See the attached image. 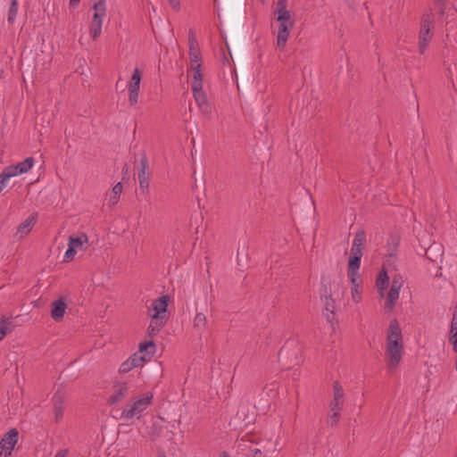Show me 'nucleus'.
I'll return each mask as SVG.
<instances>
[{
  "instance_id": "1",
  "label": "nucleus",
  "mask_w": 457,
  "mask_h": 457,
  "mask_svg": "<svg viewBox=\"0 0 457 457\" xmlns=\"http://www.w3.org/2000/svg\"><path fill=\"white\" fill-rule=\"evenodd\" d=\"M403 350L402 330L397 320L394 319L389 323L386 336V355L387 356V367L389 370H393L397 368L402 360Z\"/></svg>"
},
{
  "instance_id": "2",
  "label": "nucleus",
  "mask_w": 457,
  "mask_h": 457,
  "mask_svg": "<svg viewBox=\"0 0 457 457\" xmlns=\"http://www.w3.org/2000/svg\"><path fill=\"white\" fill-rule=\"evenodd\" d=\"M287 0H278L276 3L275 13L278 14L277 21L279 22L277 46L280 50L286 47L290 29L295 24V21L291 17V12L287 9Z\"/></svg>"
},
{
  "instance_id": "3",
  "label": "nucleus",
  "mask_w": 457,
  "mask_h": 457,
  "mask_svg": "<svg viewBox=\"0 0 457 457\" xmlns=\"http://www.w3.org/2000/svg\"><path fill=\"white\" fill-rule=\"evenodd\" d=\"M155 353V344L153 340L140 343L138 352L133 353L128 360L120 366V373H128L132 369L143 366L149 361Z\"/></svg>"
},
{
  "instance_id": "4",
  "label": "nucleus",
  "mask_w": 457,
  "mask_h": 457,
  "mask_svg": "<svg viewBox=\"0 0 457 457\" xmlns=\"http://www.w3.org/2000/svg\"><path fill=\"white\" fill-rule=\"evenodd\" d=\"M302 346L295 339L287 340L278 354V360L285 370H289L300 362Z\"/></svg>"
},
{
  "instance_id": "5",
  "label": "nucleus",
  "mask_w": 457,
  "mask_h": 457,
  "mask_svg": "<svg viewBox=\"0 0 457 457\" xmlns=\"http://www.w3.org/2000/svg\"><path fill=\"white\" fill-rule=\"evenodd\" d=\"M435 16L431 11L425 12L420 18L418 47L419 53L424 54L433 37Z\"/></svg>"
},
{
  "instance_id": "6",
  "label": "nucleus",
  "mask_w": 457,
  "mask_h": 457,
  "mask_svg": "<svg viewBox=\"0 0 457 457\" xmlns=\"http://www.w3.org/2000/svg\"><path fill=\"white\" fill-rule=\"evenodd\" d=\"M153 400V394L147 393L139 395V397L127 403L121 411V418L131 420L133 418L139 419L141 413L147 409Z\"/></svg>"
},
{
  "instance_id": "7",
  "label": "nucleus",
  "mask_w": 457,
  "mask_h": 457,
  "mask_svg": "<svg viewBox=\"0 0 457 457\" xmlns=\"http://www.w3.org/2000/svg\"><path fill=\"white\" fill-rule=\"evenodd\" d=\"M170 302V296L168 295H163L159 298L155 299L152 303V307L148 311V315L150 318L154 319H167L168 315V304Z\"/></svg>"
},
{
  "instance_id": "8",
  "label": "nucleus",
  "mask_w": 457,
  "mask_h": 457,
  "mask_svg": "<svg viewBox=\"0 0 457 457\" xmlns=\"http://www.w3.org/2000/svg\"><path fill=\"white\" fill-rule=\"evenodd\" d=\"M150 172L148 170V159L145 152L141 154L140 168L137 172L139 189L144 195L149 194Z\"/></svg>"
},
{
  "instance_id": "9",
  "label": "nucleus",
  "mask_w": 457,
  "mask_h": 457,
  "mask_svg": "<svg viewBox=\"0 0 457 457\" xmlns=\"http://www.w3.org/2000/svg\"><path fill=\"white\" fill-rule=\"evenodd\" d=\"M88 237L85 233L69 237L68 249L64 253V262L73 260L78 249H83L84 244L87 243Z\"/></svg>"
},
{
  "instance_id": "10",
  "label": "nucleus",
  "mask_w": 457,
  "mask_h": 457,
  "mask_svg": "<svg viewBox=\"0 0 457 457\" xmlns=\"http://www.w3.org/2000/svg\"><path fill=\"white\" fill-rule=\"evenodd\" d=\"M18 438L19 432L16 428H11L7 433H5L0 441V456L4 453V457H9L18 442Z\"/></svg>"
},
{
  "instance_id": "11",
  "label": "nucleus",
  "mask_w": 457,
  "mask_h": 457,
  "mask_svg": "<svg viewBox=\"0 0 457 457\" xmlns=\"http://www.w3.org/2000/svg\"><path fill=\"white\" fill-rule=\"evenodd\" d=\"M141 79V71L138 68H135L129 83V102L130 105H135L137 103Z\"/></svg>"
},
{
  "instance_id": "12",
  "label": "nucleus",
  "mask_w": 457,
  "mask_h": 457,
  "mask_svg": "<svg viewBox=\"0 0 457 457\" xmlns=\"http://www.w3.org/2000/svg\"><path fill=\"white\" fill-rule=\"evenodd\" d=\"M188 46H189V58L191 62V69L194 66L199 64L201 66L202 56L198 42L196 40L195 32L193 29H189L188 32Z\"/></svg>"
},
{
  "instance_id": "13",
  "label": "nucleus",
  "mask_w": 457,
  "mask_h": 457,
  "mask_svg": "<svg viewBox=\"0 0 457 457\" xmlns=\"http://www.w3.org/2000/svg\"><path fill=\"white\" fill-rule=\"evenodd\" d=\"M113 394L109 397L107 403L110 405L122 402L129 394V386L126 382H116L113 386Z\"/></svg>"
},
{
  "instance_id": "14",
  "label": "nucleus",
  "mask_w": 457,
  "mask_h": 457,
  "mask_svg": "<svg viewBox=\"0 0 457 457\" xmlns=\"http://www.w3.org/2000/svg\"><path fill=\"white\" fill-rule=\"evenodd\" d=\"M35 160L33 157H28L16 165H9L4 168L8 175L12 178L20 174L27 173L33 167Z\"/></svg>"
},
{
  "instance_id": "15",
  "label": "nucleus",
  "mask_w": 457,
  "mask_h": 457,
  "mask_svg": "<svg viewBox=\"0 0 457 457\" xmlns=\"http://www.w3.org/2000/svg\"><path fill=\"white\" fill-rule=\"evenodd\" d=\"M65 392L62 389L56 390L52 398L53 409L54 412L55 421L58 423L63 417Z\"/></svg>"
},
{
  "instance_id": "16",
  "label": "nucleus",
  "mask_w": 457,
  "mask_h": 457,
  "mask_svg": "<svg viewBox=\"0 0 457 457\" xmlns=\"http://www.w3.org/2000/svg\"><path fill=\"white\" fill-rule=\"evenodd\" d=\"M67 309V303L63 298H59L54 301L51 304V317L52 319L59 322L63 319L65 311Z\"/></svg>"
},
{
  "instance_id": "17",
  "label": "nucleus",
  "mask_w": 457,
  "mask_h": 457,
  "mask_svg": "<svg viewBox=\"0 0 457 457\" xmlns=\"http://www.w3.org/2000/svg\"><path fill=\"white\" fill-rule=\"evenodd\" d=\"M366 242V236L363 230L358 231L353 238V245L351 248V255L362 256L364 245Z\"/></svg>"
},
{
  "instance_id": "18",
  "label": "nucleus",
  "mask_w": 457,
  "mask_h": 457,
  "mask_svg": "<svg viewBox=\"0 0 457 457\" xmlns=\"http://www.w3.org/2000/svg\"><path fill=\"white\" fill-rule=\"evenodd\" d=\"M193 96L201 112L204 115H211L212 105L208 102L206 94L204 92H200L194 94Z\"/></svg>"
},
{
  "instance_id": "19",
  "label": "nucleus",
  "mask_w": 457,
  "mask_h": 457,
  "mask_svg": "<svg viewBox=\"0 0 457 457\" xmlns=\"http://www.w3.org/2000/svg\"><path fill=\"white\" fill-rule=\"evenodd\" d=\"M192 71H194L193 81H192V92L193 95L200 92H204L203 90V74L200 70V65L197 64L193 67Z\"/></svg>"
},
{
  "instance_id": "20",
  "label": "nucleus",
  "mask_w": 457,
  "mask_h": 457,
  "mask_svg": "<svg viewBox=\"0 0 457 457\" xmlns=\"http://www.w3.org/2000/svg\"><path fill=\"white\" fill-rule=\"evenodd\" d=\"M400 288L395 287V286H391L389 292L386 296V301L385 303V309L387 312H392L397 299L399 298Z\"/></svg>"
},
{
  "instance_id": "21",
  "label": "nucleus",
  "mask_w": 457,
  "mask_h": 457,
  "mask_svg": "<svg viewBox=\"0 0 457 457\" xmlns=\"http://www.w3.org/2000/svg\"><path fill=\"white\" fill-rule=\"evenodd\" d=\"M389 285V276L387 272L383 269L379 271L377 280L376 286L378 287L380 297H384V291L388 287Z\"/></svg>"
},
{
  "instance_id": "22",
  "label": "nucleus",
  "mask_w": 457,
  "mask_h": 457,
  "mask_svg": "<svg viewBox=\"0 0 457 457\" xmlns=\"http://www.w3.org/2000/svg\"><path fill=\"white\" fill-rule=\"evenodd\" d=\"M167 321V319L163 318L158 320L151 318L150 324L147 328L148 337H154V336H156L160 332L161 328L165 326Z\"/></svg>"
},
{
  "instance_id": "23",
  "label": "nucleus",
  "mask_w": 457,
  "mask_h": 457,
  "mask_svg": "<svg viewBox=\"0 0 457 457\" xmlns=\"http://www.w3.org/2000/svg\"><path fill=\"white\" fill-rule=\"evenodd\" d=\"M95 13L93 15V21H99L103 24V19L106 15V4L104 0H99L97 3H96L93 6Z\"/></svg>"
},
{
  "instance_id": "24",
  "label": "nucleus",
  "mask_w": 457,
  "mask_h": 457,
  "mask_svg": "<svg viewBox=\"0 0 457 457\" xmlns=\"http://www.w3.org/2000/svg\"><path fill=\"white\" fill-rule=\"evenodd\" d=\"M324 300V309L323 313L326 316L328 322H332L335 319V309L336 303L332 297L323 299Z\"/></svg>"
},
{
  "instance_id": "25",
  "label": "nucleus",
  "mask_w": 457,
  "mask_h": 457,
  "mask_svg": "<svg viewBox=\"0 0 457 457\" xmlns=\"http://www.w3.org/2000/svg\"><path fill=\"white\" fill-rule=\"evenodd\" d=\"M37 218L35 215H30L23 222H21L17 228V232L21 236L27 235L35 225Z\"/></svg>"
},
{
  "instance_id": "26",
  "label": "nucleus",
  "mask_w": 457,
  "mask_h": 457,
  "mask_svg": "<svg viewBox=\"0 0 457 457\" xmlns=\"http://www.w3.org/2000/svg\"><path fill=\"white\" fill-rule=\"evenodd\" d=\"M121 192L122 184L120 182H118L112 188L111 195L109 197L110 205H115L119 202Z\"/></svg>"
},
{
  "instance_id": "27",
  "label": "nucleus",
  "mask_w": 457,
  "mask_h": 457,
  "mask_svg": "<svg viewBox=\"0 0 457 457\" xmlns=\"http://www.w3.org/2000/svg\"><path fill=\"white\" fill-rule=\"evenodd\" d=\"M362 256L351 255L348 262L347 273L359 272L361 260Z\"/></svg>"
},
{
  "instance_id": "28",
  "label": "nucleus",
  "mask_w": 457,
  "mask_h": 457,
  "mask_svg": "<svg viewBox=\"0 0 457 457\" xmlns=\"http://www.w3.org/2000/svg\"><path fill=\"white\" fill-rule=\"evenodd\" d=\"M18 13V0H12L8 11L7 21L9 23H13Z\"/></svg>"
},
{
  "instance_id": "29",
  "label": "nucleus",
  "mask_w": 457,
  "mask_h": 457,
  "mask_svg": "<svg viewBox=\"0 0 457 457\" xmlns=\"http://www.w3.org/2000/svg\"><path fill=\"white\" fill-rule=\"evenodd\" d=\"M206 324H207L206 316L202 312L196 313V315L194 319V326L195 328H205Z\"/></svg>"
},
{
  "instance_id": "30",
  "label": "nucleus",
  "mask_w": 457,
  "mask_h": 457,
  "mask_svg": "<svg viewBox=\"0 0 457 457\" xmlns=\"http://www.w3.org/2000/svg\"><path fill=\"white\" fill-rule=\"evenodd\" d=\"M102 32V23L99 21L96 22L92 21L91 26H90V36L96 39L101 35Z\"/></svg>"
},
{
  "instance_id": "31",
  "label": "nucleus",
  "mask_w": 457,
  "mask_h": 457,
  "mask_svg": "<svg viewBox=\"0 0 457 457\" xmlns=\"http://www.w3.org/2000/svg\"><path fill=\"white\" fill-rule=\"evenodd\" d=\"M333 398L344 400V390L337 380L333 382Z\"/></svg>"
},
{
  "instance_id": "32",
  "label": "nucleus",
  "mask_w": 457,
  "mask_h": 457,
  "mask_svg": "<svg viewBox=\"0 0 457 457\" xmlns=\"http://www.w3.org/2000/svg\"><path fill=\"white\" fill-rule=\"evenodd\" d=\"M329 297H332L330 286H329V284H326L324 282V279L322 278L321 279V287H320V298L323 300V299L329 298Z\"/></svg>"
},
{
  "instance_id": "33",
  "label": "nucleus",
  "mask_w": 457,
  "mask_h": 457,
  "mask_svg": "<svg viewBox=\"0 0 457 457\" xmlns=\"http://www.w3.org/2000/svg\"><path fill=\"white\" fill-rule=\"evenodd\" d=\"M348 278L352 284V287H360L361 278H360L359 272L348 273Z\"/></svg>"
},
{
  "instance_id": "34",
  "label": "nucleus",
  "mask_w": 457,
  "mask_h": 457,
  "mask_svg": "<svg viewBox=\"0 0 457 457\" xmlns=\"http://www.w3.org/2000/svg\"><path fill=\"white\" fill-rule=\"evenodd\" d=\"M339 418H340V411H330V413L328 414V423L331 427H335L338 423Z\"/></svg>"
},
{
  "instance_id": "35",
  "label": "nucleus",
  "mask_w": 457,
  "mask_h": 457,
  "mask_svg": "<svg viewBox=\"0 0 457 457\" xmlns=\"http://www.w3.org/2000/svg\"><path fill=\"white\" fill-rule=\"evenodd\" d=\"M8 331V321L7 319L2 317L0 320V341L5 337Z\"/></svg>"
},
{
  "instance_id": "36",
  "label": "nucleus",
  "mask_w": 457,
  "mask_h": 457,
  "mask_svg": "<svg viewBox=\"0 0 457 457\" xmlns=\"http://www.w3.org/2000/svg\"><path fill=\"white\" fill-rule=\"evenodd\" d=\"M343 403H344V400H339V399L336 400L333 398L329 403L330 411H341V410L343 408Z\"/></svg>"
},
{
  "instance_id": "37",
  "label": "nucleus",
  "mask_w": 457,
  "mask_h": 457,
  "mask_svg": "<svg viewBox=\"0 0 457 457\" xmlns=\"http://www.w3.org/2000/svg\"><path fill=\"white\" fill-rule=\"evenodd\" d=\"M403 279L400 274H396L393 277L391 286H395V287L400 288L403 287Z\"/></svg>"
},
{
  "instance_id": "38",
  "label": "nucleus",
  "mask_w": 457,
  "mask_h": 457,
  "mask_svg": "<svg viewBox=\"0 0 457 457\" xmlns=\"http://www.w3.org/2000/svg\"><path fill=\"white\" fill-rule=\"evenodd\" d=\"M352 297L354 303H359L361 300V292L359 287H352Z\"/></svg>"
},
{
  "instance_id": "39",
  "label": "nucleus",
  "mask_w": 457,
  "mask_h": 457,
  "mask_svg": "<svg viewBox=\"0 0 457 457\" xmlns=\"http://www.w3.org/2000/svg\"><path fill=\"white\" fill-rule=\"evenodd\" d=\"M11 179L8 173L4 170L0 174V193L2 192L4 187L5 186V181Z\"/></svg>"
},
{
  "instance_id": "40",
  "label": "nucleus",
  "mask_w": 457,
  "mask_h": 457,
  "mask_svg": "<svg viewBox=\"0 0 457 457\" xmlns=\"http://www.w3.org/2000/svg\"><path fill=\"white\" fill-rule=\"evenodd\" d=\"M436 2V4L439 7L440 9V14H444L445 12V4H446V0H435Z\"/></svg>"
},
{
  "instance_id": "41",
  "label": "nucleus",
  "mask_w": 457,
  "mask_h": 457,
  "mask_svg": "<svg viewBox=\"0 0 457 457\" xmlns=\"http://www.w3.org/2000/svg\"><path fill=\"white\" fill-rule=\"evenodd\" d=\"M168 1L174 11H177V12L179 11V9H180L179 0H168Z\"/></svg>"
},
{
  "instance_id": "42",
  "label": "nucleus",
  "mask_w": 457,
  "mask_h": 457,
  "mask_svg": "<svg viewBox=\"0 0 457 457\" xmlns=\"http://www.w3.org/2000/svg\"><path fill=\"white\" fill-rule=\"evenodd\" d=\"M457 327V303L451 321V328Z\"/></svg>"
},
{
  "instance_id": "43",
  "label": "nucleus",
  "mask_w": 457,
  "mask_h": 457,
  "mask_svg": "<svg viewBox=\"0 0 457 457\" xmlns=\"http://www.w3.org/2000/svg\"><path fill=\"white\" fill-rule=\"evenodd\" d=\"M68 453L69 452L67 449H63V450L57 452V453L54 455V457H67Z\"/></svg>"
},
{
  "instance_id": "44",
  "label": "nucleus",
  "mask_w": 457,
  "mask_h": 457,
  "mask_svg": "<svg viewBox=\"0 0 457 457\" xmlns=\"http://www.w3.org/2000/svg\"><path fill=\"white\" fill-rule=\"evenodd\" d=\"M80 0H70V5L71 7H76L79 4Z\"/></svg>"
},
{
  "instance_id": "45",
  "label": "nucleus",
  "mask_w": 457,
  "mask_h": 457,
  "mask_svg": "<svg viewBox=\"0 0 457 457\" xmlns=\"http://www.w3.org/2000/svg\"><path fill=\"white\" fill-rule=\"evenodd\" d=\"M345 2L347 4L349 8L353 9V0H345Z\"/></svg>"
},
{
  "instance_id": "46",
  "label": "nucleus",
  "mask_w": 457,
  "mask_h": 457,
  "mask_svg": "<svg viewBox=\"0 0 457 457\" xmlns=\"http://www.w3.org/2000/svg\"><path fill=\"white\" fill-rule=\"evenodd\" d=\"M215 300V296L214 295L212 294V288L211 287V295H210V303L211 304L212 303V302Z\"/></svg>"
},
{
  "instance_id": "47",
  "label": "nucleus",
  "mask_w": 457,
  "mask_h": 457,
  "mask_svg": "<svg viewBox=\"0 0 457 457\" xmlns=\"http://www.w3.org/2000/svg\"><path fill=\"white\" fill-rule=\"evenodd\" d=\"M392 244H393V246H394V250H395V248H396V246L398 245V242L395 239L392 238Z\"/></svg>"
},
{
  "instance_id": "48",
  "label": "nucleus",
  "mask_w": 457,
  "mask_h": 457,
  "mask_svg": "<svg viewBox=\"0 0 457 457\" xmlns=\"http://www.w3.org/2000/svg\"><path fill=\"white\" fill-rule=\"evenodd\" d=\"M158 457H167V456H166V453L163 451H160L158 453Z\"/></svg>"
},
{
  "instance_id": "49",
  "label": "nucleus",
  "mask_w": 457,
  "mask_h": 457,
  "mask_svg": "<svg viewBox=\"0 0 457 457\" xmlns=\"http://www.w3.org/2000/svg\"><path fill=\"white\" fill-rule=\"evenodd\" d=\"M257 454H260V455L262 454L261 450H259V449L254 450V456H256Z\"/></svg>"
},
{
  "instance_id": "50",
  "label": "nucleus",
  "mask_w": 457,
  "mask_h": 457,
  "mask_svg": "<svg viewBox=\"0 0 457 457\" xmlns=\"http://www.w3.org/2000/svg\"><path fill=\"white\" fill-rule=\"evenodd\" d=\"M220 457H230L227 452H222Z\"/></svg>"
},
{
  "instance_id": "51",
  "label": "nucleus",
  "mask_w": 457,
  "mask_h": 457,
  "mask_svg": "<svg viewBox=\"0 0 457 457\" xmlns=\"http://www.w3.org/2000/svg\"><path fill=\"white\" fill-rule=\"evenodd\" d=\"M223 63L224 64L225 63L229 64V62H228V58L226 56H224V58H223Z\"/></svg>"
},
{
  "instance_id": "52",
  "label": "nucleus",
  "mask_w": 457,
  "mask_h": 457,
  "mask_svg": "<svg viewBox=\"0 0 457 457\" xmlns=\"http://www.w3.org/2000/svg\"><path fill=\"white\" fill-rule=\"evenodd\" d=\"M123 170H126V171L128 170L127 164L124 165V169Z\"/></svg>"
}]
</instances>
